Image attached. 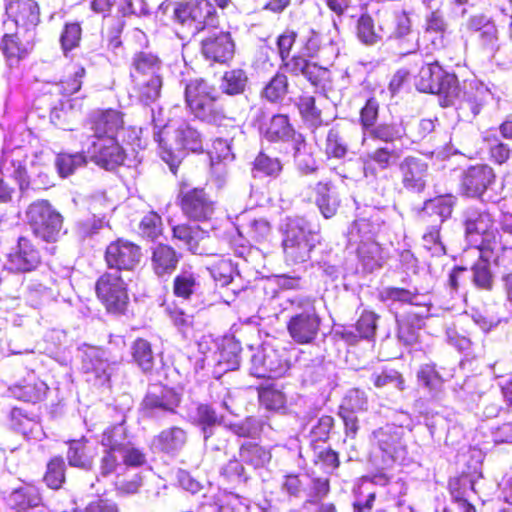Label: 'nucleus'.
Returning a JSON list of instances; mask_svg holds the SVG:
<instances>
[{
  "mask_svg": "<svg viewBox=\"0 0 512 512\" xmlns=\"http://www.w3.org/2000/svg\"><path fill=\"white\" fill-rule=\"evenodd\" d=\"M67 460L70 466L89 470L92 467V458L86 454L85 442L81 440H73L69 444L67 452Z\"/></svg>",
  "mask_w": 512,
  "mask_h": 512,
  "instance_id": "09e8293b",
  "label": "nucleus"
},
{
  "mask_svg": "<svg viewBox=\"0 0 512 512\" xmlns=\"http://www.w3.org/2000/svg\"><path fill=\"white\" fill-rule=\"evenodd\" d=\"M467 241L478 251L499 253L500 240L495 220L487 209L469 208L464 214Z\"/></svg>",
  "mask_w": 512,
  "mask_h": 512,
  "instance_id": "0eeeda50",
  "label": "nucleus"
},
{
  "mask_svg": "<svg viewBox=\"0 0 512 512\" xmlns=\"http://www.w3.org/2000/svg\"><path fill=\"white\" fill-rule=\"evenodd\" d=\"M26 216L36 237L46 242L58 240L63 218L48 201L40 200L30 204Z\"/></svg>",
  "mask_w": 512,
  "mask_h": 512,
  "instance_id": "9d476101",
  "label": "nucleus"
},
{
  "mask_svg": "<svg viewBox=\"0 0 512 512\" xmlns=\"http://www.w3.org/2000/svg\"><path fill=\"white\" fill-rule=\"evenodd\" d=\"M478 44L481 50L488 56L494 57L500 48L498 29L496 25L488 27V30L478 35Z\"/></svg>",
  "mask_w": 512,
  "mask_h": 512,
  "instance_id": "052dcab7",
  "label": "nucleus"
},
{
  "mask_svg": "<svg viewBox=\"0 0 512 512\" xmlns=\"http://www.w3.org/2000/svg\"><path fill=\"white\" fill-rule=\"evenodd\" d=\"M282 249L287 265H298L310 259L316 245V233L302 217L287 218L281 227Z\"/></svg>",
  "mask_w": 512,
  "mask_h": 512,
  "instance_id": "7ed1b4c3",
  "label": "nucleus"
},
{
  "mask_svg": "<svg viewBox=\"0 0 512 512\" xmlns=\"http://www.w3.org/2000/svg\"><path fill=\"white\" fill-rule=\"evenodd\" d=\"M386 35L402 40V45H404L403 50L405 53H411L418 48V37L412 31L411 20L406 12H401L395 15L394 30L389 34L386 33Z\"/></svg>",
  "mask_w": 512,
  "mask_h": 512,
  "instance_id": "2f4dec72",
  "label": "nucleus"
},
{
  "mask_svg": "<svg viewBox=\"0 0 512 512\" xmlns=\"http://www.w3.org/2000/svg\"><path fill=\"white\" fill-rule=\"evenodd\" d=\"M298 107L302 117L311 126L318 127L321 124V111L315 106L314 97L302 96Z\"/></svg>",
  "mask_w": 512,
  "mask_h": 512,
  "instance_id": "680f3d73",
  "label": "nucleus"
},
{
  "mask_svg": "<svg viewBox=\"0 0 512 512\" xmlns=\"http://www.w3.org/2000/svg\"><path fill=\"white\" fill-rule=\"evenodd\" d=\"M238 231L252 241L262 242L271 236L272 227L264 217H257L252 213H243L238 217Z\"/></svg>",
  "mask_w": 512,
  "mask_h": 512,
  "instance_id": "bb28decb",
  "label": "nucleus"
},
{
  "mask_svg": "<svg viewBox=\"0 0 512 512\" xmlns=\"http://www.w3.org/2000/svg\"><path fill=\"white\" fill-rule=\"evenodd\" d=\"M495 185L496 174L493 168L486 164H479L464 171L461 190L468 197L497 202L500 195L496 192Z\"/></svg>",
  "mask_w": 512,
  "mask_h": 512,
  "instance_id": "9b49d317",
  "label": "nucleus"
},
{
  "mask_svg": "<svg viewBox=\"0 0 512 512\" xmlns=\"http://www.w3.org/2000/svg\"><path fill=\"white\" fill-rule=\"evenodd\" d=\"M490 96L488 87L480 82H464L460 87L457 81L446 92L441 105L443 107L454 106L458 117L463 121L470 122L480 113Z\"/></svg>",
  "mask_w": 512,
  "mask_h": 512,
  "instance_id": "423d86ee",
  "label": "nucleus"
},
{
  "mask_svg": "<svg viewBox=\"0 0 512 512\" xmlns=\"http://www.w3.org/2000/svg\"><path fill=\"white\" fill-rule=\"evenodd\" d=\"M401 427L386 425L373 432L375 449L372 462L381 469L390 468L394 463H401L406 459L407 448L402 438Z\"/></svg>",
  "mask_w": 512,
  "mask_h": 512,
  "instance_id": "1a4fd4ad",
  "label": "nucleus"
},
{
  "mask_svg": "<svg viewBox=\"0 0 512 512\" xmlns=\"http://www.w3.org/2000/svg\"><path fill=\"white\" fill-rule=\"evenodd\" d=\"M357 35L363 43L373 45L381 40L386 32L382 26L375 29L373 19L369 15H362L358 20Z\"/></svg>",
  "mask_w": 512,
  "mask_h": 512,
  "instance_id": "a18cd8bd",
  "label": "nucleus"
},
{
  "mask_svg": "<svg viewBox=\"0 0 512 512\" xmlns=\"http://www.w3.org/2000/svg\"><path fill=\"white\" fill-rule=\"evenodd\" d=\"M261 134L270 142L292 141L295 144V137L298 136L289 123L286 115H274L270 121L261 127Z\"/></svg>",
  "mask_w": 512,
  "mask_h": 512,
  "instance_id": "7c9ffc66",
  "label": "nucleus"
},
{
  "mask_svg": "<svg viewBox=\"0 0 512 512\" xmlns=\"http://www.w3.org/2000/svg\"><path fill=\"white\" fill-rule=\"evenodd\" d=\"M208 269L213 279L220 286H226L232 281L234 266L229 259L221 258L213 263Z\"/></svg>",
  "mask_w": 512,
  "mask_h": 512,
  "instance_id": "bf43d9fd",
  "label": "nucleus"
},
{
  "mask_svg": "<svg viewBox=\"0 0 512 512\" xmlns=\"http://www.w3.org/2000/svg\"><path fill=\"white\" fill-rule=\"evenodd\" d=\"M423 246L434 256H441L446 253L445 246L440 240V226L434 224L423 235Z\"/></svg>",
  "mask_w": 512,
  "mask_h": 512,
  "instance_id": "0e129e2a",
  "label": "nucleus"
},
{
  "mask_svg": "<svg viewBox=\"0 0 512 512\" xmlns=\"http://www.w3.org/2000/svg\"><path fill=\"white\" fill-rule=\"evenodd\" d=\"M161 60L151 52H138L132 58L130 76L142 102H154L160 95Z\"/></svg>",
  "mask_w": 512,
  "mask_h": 512,
  "instance_id": "39448f33",
  "label": "nucleus"
},
{
  "mask_svg": "<svg viewBox=\"0 0 512 512\" xmlns=\"http://www.w3.org/2000/svg\"><path fill=\"white\" fill-rule=\"evenodd\" d=\"M247 84V75L241 69H234L224 74L221 87L229 95L240 94Z\"/></svg>",
  "mask_w": 512,
  "mask_h": 512,
  "instance_id": "3c124183",
  "label": "nucleus"
},
{
  "mask_svg": "<svg viewBox=\"0 0 512 512\" xmlns=\"http://www.w3.org/2000/svg\"><path fill=\"white\" fill-rule=\"evenodd\" d=\"M380 227L379 214L374 212L368 217H359L354 220L347 232L349 245L356 249L364 267L370 271L380 266L381 249L375 241Z\"/></svg>",
  "mask_w": 512,
  "mask_h": 512,
  "instance_id": "f03ea898",
  "label": "nucleus"
},
{
  "mask_svg": "<svg viewBox=\"0 0 512 512\" xmlns=\"http://www.w3.org/2000/svg\"><path fill=\"white\" fill-rule=\"evenodd\" d=\"M183 213L191 220H209L215 211V203L202 188H193L181 192Z\"/></svg>",
  "mask_w": 512,
  "mask_h": 512,
  "instance_id": "a211bd4d",
  "label": "nucleus"
},
{
  "mask_svg": "<svg viewBox=\"0 0 512 512\" xmlns=\"http://www.w3.org/2000/svg\"><path fill=\"white\" fill-rule=\"evenodd\" d=\"M290 302L293 315L287 323L288 333L296 343L309 344L316 339L321 325L314 300L310 297H296Z\"/></svg>",
  "mask_w": 512,
  "mask_h": 512,
  "instance_id": "6e6552de",
  "label": "nucleus"
},
{
  "mask_svg": "<svg viewBox=\"0 0 512 512\" xmlns=\"http://www.w3.org/2000/svg\"><path fill=\"white\" fill-rule=\"evenodd\" d=\"M11 426L28 439L40 440L44 435L41 424L19 408L11 411Z\"/></svg>",
  "mask_w": 512,
  "mask_h": 512,
  "instance_id": "c9c22d12",
  "label": "nucleus"
},
{
  "mask_svg": "<svg viewBox=\"0 0 512 512\" xmlns=\"http://www.w3.org/2000/svg\"><path fill=\"white\" fill-rule=\"evenodd\" d=\"M348 145L337 128L329 129L325 141V153L329 158L341 159L346 156Z\"/></svg>",
  "mask_w": 512,
  "mask_h": 512,
  "instance_id": "de8ad7c7",
  "label": "nucleus"
},
{
  "mask_svg": "<svg viewBox=\"0 0 512 512\" xmlns=\"http://www.w3.org/2000/svg\"><path fill=\"white\" fill-rule=\"evenodd\" d=\"M455 82L457 77L454 74L444 71L438 62H434L421 67L415 85L421 92L438 94L441 104Z\"/></svg>",
  "mask_w": 512,
  "mask_h": 512,
  "instance_id": "4468645a",
  "label": "nucleus"
},
{
  "mask_svg": "<svg viewBox=\"0 0 512 512\" xmlns=\"http://www.w3.org/2000/svg\"><path fill=\"white\" fill-rule=\"evenodd\" d=\"M85 76V69L77 66L73 68L71 74L59 83V91L63 95H72L78 92L82 85V79Z\"/></svg>",
  "mask_w": 512,
  "mask_h": 512,
  "instance_id": "69168bd1",
  "label": "nucleus"
},
{
  "mask_svg": "<svg viewBox=\"0 0 512 512\" xmlns=\"http://www.w3.org/2000/svg\"><path fill=\"white\" fill-rule=\"evenodd\" d=\"M199 287L198 276L191 269H182L173 282L174 294L183 299H188Z\"/></svg>",
  "mask_w": 512,
  "mask_h": 512,
  "instance_id": "37998d69",
  "label": "nucleus"
},
{
  "mask_svg": "<svg viewBox=\"0 0 512 512\" xmlns=\"http://www.w3.org/2000/svg\"><path fill=\"white\" fill-rule=\"evenodd\" d=\"M259 401L268 410H278L284 407L285 396L278 390L265 388L259 392Z\"/></svg>",
  "mask_w": 512,
  "mask_h": 512,
  "instance_id": "774afa93",
  "label": "nucleus"
},
{
  "mask_svg": "<svg viewBox=\"0 0 512 512\" xmlns=\"http://www.w3.org/2000/svg\"><path fill=\"white\" fill-rule=\"evenodd\" d=\"M315 204L321 214L329 219L333 217L339 207L340 201L336 193L332 190V185L328 181H320L315 187Z\"/></svg>",
  "mask_w": 512,
  "mask_h": 512,
  "instance_id": "72a5a7b5",
  "label": "nucleus"
},
{
  "mask_svg": "<svg viewBox=\"0 0 512 512\" xmlns=\"http://www.w3.org/2000/svg\"><path fill=\"white\" fill-rule=\"evenodd\" d=\"M282 171V164L277 158L260 153L254 160L253 172L270 177H277Z\"/></svg>",
  "mask_w": 512,
  "mask_h": 512,
  "instance_id": "4d7b16f0",
  "label": "nucleus"
},
{
  "mask_svg": "<svg viewBox=\"0 0 512 512\" xmlns=\"http://www.w3.org/2000/svg\"><path fill=\"white\" fill-rule=\"evenodd\" d=\"M173 237L181 241L190 252L194 254L204 253V248L200 244L206 240V233L198 226L177 225L173 227Z\"/></svg>",
  "mask_w": 512,
  "mask_h": 512,
  "instance_id": "f704fd0d",
  "label": "nucleus"
},
{
  "mask_svg": "<svg viewBox=\"0 0 512 512\" xmlns=\"http://www.w3.org/2000/svg\"><path fill=\"white\" fill-rule=\"evenodd\" d=\"M402 184L405 189L420 193L427 184L428 165L420 158L408 156L399 165Z\"/></svg>",
  "mask_w": 512,
  "mask_h": 512,
  "instance_id": "4be33fe9",
  "label": "nucleus"
},
{
  "mask_svg": "<svg viewBox=\"0 0 512 512\" xmlns=\"http://www.w3.org/2000/svg\"><path fill=\"white\" fill-rule=\"evenodd\" d=\"M209 156L211 162H231L234 159V154L230 142L227 139H215L209 151Z\"/></svg>",
  "mask_w": 512,
  "mask_h": 512,
  "instance_id": "338daca9",
  "label": "nucleus"
},
{
  "mask_svg": "<svg viewBox=\"0 0 512 512\" xmlns=\"http://www.w3.org/2000/svg\"><path fill=\"white\" fill-rule=\"evenodd\" d=\"M239 351V345L229 340L219 353L218 366L224 372L236 370L240 364Z\"/></svg>",
  "mask_w": 512,
  "mask_h": 512,
  "instance_id": "6e6d98bb",
  "label": "nucleus"
},
{
  "mask_svg": "<svg viewBox=\"0 0 512 512\" xmlns=\"http://www.w3.org/2000/svg\"><path fill=\"white\" fill-rule=\"evenodd\" d=\"M26 158L27 155L22 148H15L5 152L0 162V170L2 173L14 178L18 182L21 190L26 189L29 185Z\"/></svg>",
  "mask_w": 512,
  "mask_h": 512,
  "instance_id": "a878e982",
  "label": "nucleus"
},
{
  "mask_svg": "<svg viewBox=\"0 0 512 512\" xmlns=\"http://www.w3.org/2000/svg\"><path fill=\"white\" fill-rule=\"evenodd\" d=\"M47 390L48 386L46 383L34 375H29L23 383L15 384L10 388V392L15 398L27 402L42 400Z\"/></svg>",
  "mask_w": 512,
  "mask_h": 512,
  "instance_id": "473e14b6",
  "label": "nucleus"
},
{
  "mask_svg": "<svg viewBox=\"0 0 512 512\" xmlns=\"http://www.w3.org/2000/svg\"><path fill=\"white\" fill-rule=\"evenodd\" d=\"M65 464L61 457H55L47 465V471L44 481L48 487L58 489L65 480L64 474Z\"/></svg>",
  "mask_w": 512,
  "mask_h": 512,
  "instance_id": "13d9d810",
  "label": "nucleus"
},
{
  "mask_svg": "<svg viewBox=\"0 0 512 512\" xmlns=\"http://www.w3.org/2000/svg\"><path fill=\"white\" fill-rule=\"evenodd\" d=\"M96 294L107 312L124 314L129 305L127 284L118 271L103 274L96 283Z\"/></svg>",
  "mask_w": 512,
  "mask_h": 512,
  "instance_id": "f8f14e48",
  "label": "nucleus"
},
{
  "mask_svg": "<svg viewBox=\"0 0 512 512\" xmlns=\"http://www.w3.org/2000/svg\"><path fill=\"white\" fill-rule=\"evenodd\" d=\"M187 439V432L183 428L171 426L152 439L151 447L156 452L175 456L185 447Z\"/></svg>",
  "mask_w": 512,
  "mask_h": 512,
  "instance_id": "393cba45",
  "label": "nucleus"
},
{
  "mask_svg": "<svg viewBox=\"0 0 512 512\" xmlns=\"http://www.w3.org/2000/svg\"><path fill=\"white\" fill-rule=\"evenodd\" d=\"M447 30V23L438 10L432 11L426 16L425 20V34L433 35L435 37H431V42L435 49H439L443 47V38Z\"/></svg>",
  "mask_w": 512,
  "mask_h": 512,
  "instance_id": "c03bdc74",
  "label": "nucleus"
},
{
  "mask_svg": "<svg viewBox=\"0 0 512 512\" xmlns=\"http://www.w3.org/2000/svg\"><path fill=\"white\" fill-rule=\"evenodd\" d=\"M141 249L124 239H117L106 248L105 260L109 268L133 270L140 262Z\"/></svg>",
  "mask_w": 512,
  "mask_h": 512,
  "instance_id": "f3484780",
  "label": "nucleus"
},
{
  "mask_svg": "<svg viewBox=\"0 0 512 512\" xmlns=\"http://www.w3.org/2000/svg\"><path fill=\"white\" fill-rule=\"evenodd\" d=\"M132 355L139 367L147 372L153 368V352L151 345L144 339H137L132 347Z\"/></svg>",
  "mask_w": 512,
  "mask_h": 512,
  "instance_id": "5fc2aeb1",
  "label": "nucleus"
},
{
  "mask_svg": "<svg viewBox=\"0 0 512 512\" xmlns=\"http://www.w3.org/2000/svg\"><path fill=\"white\" fill-rule=\"evenodd\" d=\"M80 351L87 381L96 386L108 384L117 359L112 358L106 350L94 346L84 345Z\"/></svg>",
  "mask_w": 512,
  "mask_h": 512,
  "instance_id": "ddd939ff",
  "label": "nucleus"
},
{
  "mask_svg": "<svg viewBox=\"0 0 512 512\" xmlns=\"http://www.w3.org/2000/svg\"><path fill=\"white\" fill-rule=\"evenodd\" d=\"M201 53L210 61L225 63L234 55V43L227 32H213L201 41Z\"/></svg>",
  "mask_w": 512,
  "mask_h": 512,
  "instance_id": "412c9836",
  "label": "nucleus"
},
{
  "mask_svg": "<svg viewBox=\"0 0 512 512\" xmlns=\"http://www.w3.org/2000/svg\"><path fill=\"white\" fill-rule=\"evenodd\" d=\"M160 156L175 174L183 149L193 152L202 149L200 134L185 121H170L156 134Z\"/></svg>",
  "mask_w": 512,
  "mask_h": 512,
  "instance_id": "f257e3e1",
  "label": "nucleus"
},
{
  "mask_svg": "<svg viewBox=\"0 0 512 512\" xmlns=\"http://www.w3.org/2000/svg\"><path fill=\"white\" fill-rule=\"evenodd\" d=\"M86 163L82 153L68 154L60 153L55 160V166L59 175L63 178L70 176Z\"/></svg>",
  "mask_w": 512,
  "mask_h": 512,
  "instance_id": "49530a36",
  "label": "nucleus"
},
{
  "mask_svg": "<svg viewBox=\"0 0 512 512\" xmlns=\"http://www.w3.org/2000/svg\"><path fill=\"white\" fill-rule=\"evenodd\" d=\"M288 90L287 77L277 73L264 87L262 95L270 102L282 100Z\"/></svg>",
  "mask_w": 512,
  "mask_h": 512,
  "instance_id": "864d4df0",
  "label": "nucleus"
},
{
  "mask_svg": "<svg viewBox=\"0 0 512 512\" xmlns=\"http://www.w3.org/2000/svg\"><path fill=\"white\" fill-rule=\"evenodd\" d=\"M185 101L191 113L201 121L221 125L226 119L218 103L217 89L202 78H193L185 84Z\"/></svg>",
  "mask_w": 512,
  "mask_h": 512,
  "instance_id": "20e7f679",
  "label": "nucleus"
},
{
  "mask_svg": "<svg viewBox=\"0 0 512 512\" xmlns=\"http://www.w3.org/2000/svg\"><path fill=\"white\" fill-rule=\"evenodd\" d=\"M40 261L39 251L32 242L26 237H20L8 255L6 265L13 272H30L38 267Z\"/></svg>",
  "mask_w": 512,
  "mask_h": 512,
  "instance_id": "aec40b11",
  "label": "nucleus"
},
{
  "mask_svg": "<svg viewBox=\"0 0 512 512\" xmlns=\"http://www.w3.org/2000/svg\"><path fill=\"white\" fill-rule=\"evenodd\" d=\"M1 49L10 66L17 65L27 55V49L20 45L15 35H5L1 42Z\"/></svg>",
  "mask_w": 512,
  "mask_h": 512,
  "instance_id": "8fccbe9b",
  "label": "nucleus"
},
{
  "mask_svg": "<svg viewBox=\"0 0 512 512\" xmlns=\"http://www.w3.org/2000/svg\"><path fill=\"white\" fill-rule=\"evenodd\" d=\"M6 12L17 26L34 27L40 20L38 4L33 0H21L8 4Z\"/></svg>",
  "mask_w": 512,
  "mask_h": 512,
  "instance_id": "c85d7f7f",
  "label": "nucleus"
},
{
  "mask_svg": "<svg viewBox=\"0 0 512 512\" xmlns=\"http://www.w3.org/2000/svg\"><path fill=\"white\" fill-rule=\"evenodd\" d=\"M241 461L254 468H261L271 460V453L268 449L253 442H245L240 447Z\"/></svg>",
  "mask_w": 512,
  "mask_h": 512,
  "instance_id": "79ce46f5",
  "label": "nucleus"
},
{
  "mask_svg": "<svg viewBox=\"0 0 512 512\" xmlns=\"http://www.w3.org/2000/svg\"><path fill=\"white\" fill-rule=\"evenodd\" d=\"M251 362V374L257 378H278L290 367L285 351L270 347H265L254 354Z\"/></svg>",
  "mask_w": 512,
  "mask_h": 512,
  "instance_id": "2eb2a0df",
  "label": "nucleus"
},
{
  "mask_svg": "<svg viewBox=\"0 0 512 512\" xmlns=\"http://www.w3.org/2000/svg\"><path fill=\"white\" fill-rule=\"evenodd\" d=\"M288 71L303 75L312 85L326 89L331 84V72L303 57H293L285 63Z\"/></svg>",
  "mask_w": 512,
  "mask_h": 512,
  "instance_id": "5701e85b",
  "label": "nucleus"
},
{
  "mask_svg": "<svg viewBox=\"0 0 512 512\" xmlns=\"http://www.w3.org/2000/svg\"><path fill=\"white\" fill-rule=\"evenodd\" d=\"M479 260L472 267V280L473 283L482 289H491L493 283V275L490 270V258L495 255V260L498 259V253L492 254L491 251H478Z\"/></svg>",
  "mask_w": 512,
  "mask_h": 512,
  "instance_id": "58836bf2",
  "label": "nucleus"
},
{
  "mask_svg": "<svg viewBox=\"0 0 512 512\" xmlns=\"http://www.w3.org/2000/svg\"><path fill=\"white\" fill-rule=\"evenodd\" d=\"M179 259L173 248L167 245H158L152 254V266L159 276L170 274L175 270Z\"/></svg>",
  "mask_w": 512,
  "mask_h": 512,
  "instance_id": "4c0bfd02",
  "label": "nucleus"
},
{
  "mask_svg": "<svg viewBox=\"0 0 512 512\" xmlns=\"http://www.w3.org/2000/svg\"><path fill=\"white\" fill-rule=\"evenodd\" d=\"M180 403L179 395L170 388L153 385L149 388L142 402V409L147 416L157 417L162 413H173Z\"/></svg>",
  "mask_w": 512,
  "mask_h": 512,
  "instance_id": "6ab92c4d",
  "label": "nucleus"
},
{
  "mask_svg": "<svg viewBox=\"0 0 512 512\" xmlns=\"http://www.w3.org/2000/svg\"><path fill=\"white\" fill-rule=\"evenodd\" d=\"M399 158L396 150L379 147L360 156L364 176L369 179L377 178L379 172L389 169Z\"/></svg>",
  "mask_w": 512,
  "mask_h": 512,
  "instance_id": "b1692460",
  "label": "nucleus"
},
{
  "mask_svg": "<svg viewBox=\"0 0 512 512\" xmlns=\"http://www.w3.org/2000/svg\"><path fill=\"white\" fill-rule=\"evenodd\" d=\"M122 128L123 119L120 112L112 109L99 112L93 122L94 140L99 137L117 139Z\"/></svg>",
  "mask_w": 512,
  "mask_h": 512,
  "instance_id": "c756f323",
  "label": "nucleus"
},
{
  "mask_svg": "<svg viewBox=\"0 0 512 512\" xmlns=\"http://www.w3.org/2000/svg\"><path fill=\"white\" fill-rule=\"evenodd\" d=\"M189 417L193 423L201 426L206 442L214 434V427L220 423L215 410L205 404L198 405Z\"/></svg>",
  "mask_w": 512,
  "mask_h": 512,
  "instance_id": "ea45409f",
  "label": "nucleus"
},
{
  "mask_svg": "<svg viewBox=\"0 0 512 512\" xmlns=\"http://www.w3.org/2000/svg\"><path fill=\"white\" fill-rule=\"evenodd\" d=\"M454 198L451 195L439 196L424 203L422 217H435L433 222L441 225L452 214Z\"/></svg>",
  "mask_w": 512,
  "mask_h": 512,
  "instance_id": "e433bc0d",
  "label": "nucleus"
},
{
  "mask_svg": "<svg viewBox=\"0 0 512 512\" xmlns=\"http://www.w3.org/2000/svg\"><path fill=\"white\" fill-rule=\"evenodd\" d=\"M87 154L91 161L106 170L117 168L125 159V150L114 137H99L93 140Z\"/></svg>",
  "mask_w": 512,
  "mask_h": 512,
  "instance_id": "dca6fc26",
  "label": "nucleus"
},
{
  "mask_svg": "<svg viewBox=\"0 0 512 512\" xmlns=\"http://www.w3.org/2000/svg\"><path fill=\"white\" fill-rule=\"evenodd\" d=\"M305 141L302 135H298L295 137L294 147V158L297 164L298 169L303 174H311L316 171L317 165L315 159L310 155L303 151L305 148Z\"/></svg>",
  "mask_w": 512,
  "mask_h": 512,
  "instance_id": "603ef678",
  "label": "nucleus"
},
{
  "mask_svg": "<svg viewBox=\"0 0 512 512\" xmlns=\"http://www.w3.org/2000/svg\"><path fill=\"white\" fill-rule=\"evenodd\" d=\"M367 397L363 391L359 389L350 390L340 406V411L354 413L367 409Z\"/></svg>",
  "mask_w": 512,
  "mask_h": 512,
  "instance_id": "e2e57ef3",
  "label": "nucleus"
},
{
  "mask_svg": "<svg viewBox=\"0 0 512 512\" xmlns=\"http://www.w3.org/2000/svg\"><path fill=\"white\" fill-rule=\"evenodd\" d=\"M9 503L18 512H45L39 490L34 486L14 490L9 496Z\"/></svg>",
  "mask_w": 512,
  "mask_h": 512,
  "instance_id": "cd10ccee",
  "label": "nucleus"
},
{
  "mask_svg": "<svg viewBox=\"0 0 512 512\" xmlns=\"http://www.w3.org/2000/svg\"><path fill=\"white\" fill-rule=\"evenodd\" d=\"M404 135L405 129L401 124H379L362 131V145L366 144L367 137L389 143L401 139Z\"/></svg>",
  "mask_w": 512,
  "mask_h": 512,
  "instance_id": "a19ab883",
  "label": "nucleus"
}]
</instances>
